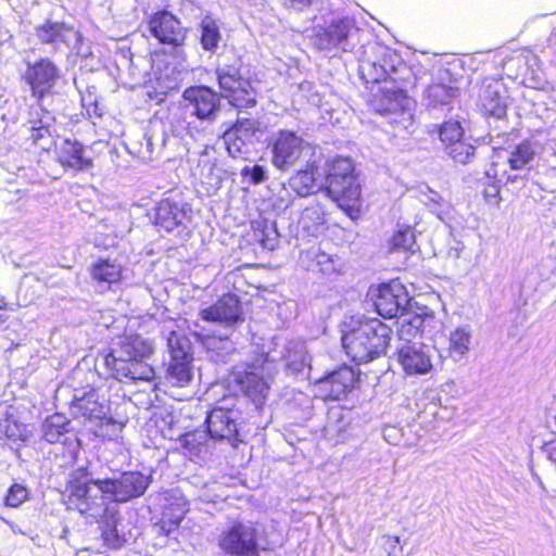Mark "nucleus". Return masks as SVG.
I'll return each instance as SVG.
<instances>
[{"instance_id":"cd10ccee","label":"nucleus","mask_w":556,"mask_h":556,"mask_svg":"<svg viewBox=\"0 0 556 556\" xmlns=\"http://www.w3.org/2000/svg\"><path fill=\"white\" fill-rule=\"evenodd\" d=\"M28 435L29 430L14 418L13 409L7 405H0V439L25 441Z\"/></svg>"},{"instance_id":"7ed1b4c3","label":"nucleus","mask_w":556,"mask_h":556,"mask_svg":"<svg viewBox=\"0 0 556 556\" xmlns=\"http://www.w3.org/2000/svg\"><path fill=\"white\" fill-rule=\"evenodd\" d=\"M391 333L379 319L351 317L343 324L342 345L352 361L368 363L386 353Z\"/></svg>"},{"instance_id":"ddd939ff","label":"nucleus","mask_w":556,"mask_h":556,"mask_svg":"<svg viewBox=\"0 0 556 556\" xmlns=\"http://www.w3.org/2000/svg\"><path fill=\"white\" fill-rule=\"evenodd\" d=\"M71 409L73 416L81 419L85 427L90 430L91 426L100 422V419H105L110 408L104 400L99 401L98 393L92 390L81 397H75Z\"/></svg>"},{"instance_id":"f257e3e1","label":"nucleus","mask_w":556,"mask_h":556,"mask_svg":"<svg viewBox=\"0 0 556 556\" xmlns=\"http://www.w3.org/2000/svg\"><path fill=\"white\" fill-rule=\"evenodd\" d=\"M148 477L125 472L115 480H94L86 473L70 482V500L81 515L99 519L106 513L108 501L127 502L142 495L148 489Z\"/></svg>"},{"instance_id":"a878e982","label":"nucleus","mask_w":556,"mask_h":556,"mask_svg":"<svg viewBox=\"0 0 556 556\" xmlns=\"http://www.w3.org/2000/svg\"><path fill=\"white\" fill-rule=\"evenodd\" d=\"M255 131V124L249 118H242L224 134V140L228 152L236 155L242 151L247 142H250Z\"/></svg>"},{"instance_id":"09e8293b","label":"nucleus","mask_w":556,"mask_h":556,"mask_svg":"<svg viewBox=\"0 0 556 556\" xmlns=\"http://www.w3.org/2000/svg\"><path fill=\"white\" fill-rule=\"evenodd\" d=\"M315 39L314 45L319 50H328L330 45H339L346 37H313Z\"/></svg>"},{"instance_id":"6e6552de","label":"nucleus","mask_w":556,"mask_h":556,"mask_svg":"<svg viewBox=\"0 0 556 556\" xmlns=\"http://www.w3.org/2000/svg\"><path fill=\"white\" fill-rule=\"evenodd\" d=\"M306 150H309L308 143L295 132L280 130L273 140L271 162L278 169L286 170L293 166Z\"/></svg>"},{"instance_id":"20e7f679","label":"nucleus","mask_w":556,"mask_h":556,"mask_svg":"<svg viewBox=\"0 0 556 556\" xmlns=\"http://www.w3.org/2000/svg\"><path fill=\"white\" fill-rule=\"evenodd\" d=\"M240 317L241 309L238 298L233 294H226L213 305L200 312V319L202 321L223 326V333L216 336L212 330H206L200 326L199 323H193V326H190V330L207 352L213 353L216 359H223L233 350L232 343L229 340V330Z\"/></svg>"},{"instance_id":"a18cd8bd","label":"nucleus","mask_w":556,"mask_h":556,"mask_svg":"<svg viewBox=\"0 0 556 556\" xmlns=\"http://www.w3.org/2000/svg\"><path fill=\"white\" fill-rule=\"evenodd\" d=\"M333 415L330 416L329 421L325 428L326 435L330 440H334L336 442H342L345 440V432L348 430L349 422L343 418H338L337 424L332 421Z\"/></svg>"},{"instance_id":"0eeeda50","label":"nucleus","mask_w":556,"mask_h":556,"mask_svg":"<svg viewBox=\"0 0 556 556\" xmlns=\"http://www.w3.org/2000/svg\"><path fill=\"white\" fill-rule=\"evenodd\" d=\"M217 79L223 97L237 108H250L255 104V90L248 79L239 75L232 66L217 70Z\"/></svg>"},{"instance_id":"9d476101","label":"nucleus","mask_w":556,"mask_h":556,"mask_svg":"<svg viewBox=\"0 0 556 556\" xmlns=\"http://www.w3.org/2000/svg\"><path fill=\"white\" fill-rule=\"evenodd\" d=\"M397 362L408 376L427 375L433 369L430 349L421 343H402L397 348Z\"/></svg>"},{"instance_id":"4be33fe9","label":"nucleus","mask_w":556,"mask_h":556,"mask_svg":"<svg viewBox=\"0 0 556 556\" xmlns=\"http://www.w3.org/2000/svg\"><path fill=\"white\" fill-rule=\"evenodd\" d=\"M144 359L119 361L116 364H108L106 367L111 369L112 375L118 380L150 381L154 377V370Z\"/></svg>"},{"instance_id":"72a5a7b5","label":"nucleus","mask_w":556,"mask_h":556,"mask_svg":"<svg viewBox=\"0 0 556 556\" xmlns=\"http://www.w3.org/2000/svg\"><path fill=\"white\" fill-rule=\"evenodd\" d=\"M397 324V336L403 343H413L424 325V318L418 314H401Z\"/></svg>"},{"instance_id":"f704fd0d","label":"nucleus","mask_w":556,"mask_h":556,"mask_svg":"<svg viewBox=\"0 0 556 556\" xmlns=\"http://www.w3.org/2000/svg\"><path fill=\"white\" fill-rule=\"evenodd\" d=\"M420 201L440 219H443L452 211L451 202L430 188H426V190L420 192Z\"/></svg>"},{"instance_id":"a211bd4d","label":"nucleus","mask_w":556,"mask_h":556,"mask_svg":"<svg viewBox=\"0 0 556 556\" xmlns=\"http://www.w3.org/2000/svg\"><path fill=\"white\" fill-rule=\"evenodd\" d=\"M168 345L172 349V361L168 367V380L175 386L182 388L187 386L193 377L191 369L192 356L189 353V346L182 345L176 351L174 349V336L168 339Z\"/></svg>"},{"instance_id":"5fc2aeb1","label":"nucleus","mask_w":556,"mask_h":556,"mask_svg":"<svg viewBox=\"0 0 556 556\" xmlns=\"http://www.w3.org/2000/svg\"><path fill=\"white\" fill-rule=\"evenodd\" d=\"M202 437V433L201 432H192V433H187L184 435L182 438V441H184V444L186 446H191V447H194L197 444H201V442L198 441L197 437Z\"/></svg>"},{"instance_id":"8fccbe9b","label":"nucleus","mask_w":556,"mask_h":556,"mask_svg":"<svg viewBox=\"0 0 556 556\" xmlns=\"http://www.w3.org/2000/svg\"><path fill=\"white\" fill-rule=\"evenodd\" d=\"M202 35H219L216 21L211 16H205L201 22Z\"/></svg>"},{"instance_id":"37998d69","label":"nucleus","mask_w":556,"mask_h":556,"mask_svg":"<svg viewBox=\"0 0 556 556\" xmlns=\"http://www.w3.org/2000/svg\"><path fill=\"white\" fill-rule=\"evenodd\" d=\"M358 31L353 20L349 17H333L324 35H353Z\"/></svg>"},{"instance_id":"49530a36","label":"nucleus","mask_w":556,"mask_h":556,"mask_svg":"<svg viewBox=\"0 0 556 556\" xmlns=\"http://www.w3.org/2000/svg\"><path fill=\"white\" fill-rule=\"evenodd\" d=\"M28 497L27 489L22 484H13L5 497V504L10 507H18Z\"/></svg>"},{"instance_id":"c756f323","label":"nucleus","mask_w":556,"mask_h":556,"mask_svg":"<svg viewBox=\"0 0 556 556\" xmlns=\"http://www.w3.org/2000/svg\"><path fill=\"white\" fill-rule=\"evenodd\" d=\"M70 421L62 414L49 416L42 424V437L51 444L66 443V433L68 432Z\"/></svg>"},{"instance_id":"f3484780","label":"nucleus","mask_w":556,"mask_h":556,"mask_svg":"<svg viewBox=\"0 0 556 556\" xmlns=\"http://www.w3.org/2000/svg\"><path fill=\"white\" fill-rule=\"evenodd\" d=\"M184 99L200 119H213L219 109V97L207 87L189 88L184 92Z\"/></svg>"},{"instance_id":"7c9ffc66","label":"nucleus","mask_w":556,"mask_h":556,"mask_svg":"<svg viewBox=\"0 0 556 556\" xmlns=\"http://www.w3.org/2000/svg\"><path fill=\"white\" fill-rule=\"evenodd\" d=\"M325 224V208L318 202L306 206L300 217V227L309 236H317Z\"/></svg>"},{"instance_id":"412c9836","label":"nucleus","mask_w":556,"mask_h":556,"mask_svg":"<svg viewBox=\"0 0 556 556\" xmlns=\"http://www.w3.org/2000/svg\"><path fill=\"white\" fill-rule=\"evenodd\" d=\"M288 185L298 195L306 197L324 188V178L318 167L312 163L292 175Z\"/></svg>"},{"instance_id":"c85d7f7f","label":"nucleus","mask_w":556,"mask_h":556,"mask_svg":"<svg viewBox=\"0 0 556 556\" xmlns=\"http://www.w3.org/2000/svg\"><path fill=\"white\" fill-rule=\"evenodd\" d=\"M305 258L313 261L315 267L327 275L341 273L343 269V262L339 256L328 254L318 248L307 250L302 255L303 263L305 262Z\"/></svg>"},{"instance_id":"bb28decb","label":"nucleus","mask_w":556,"mask_h":556,"mask_svg":"<svg viewBox=\"0 0 556 556\" xmlns=\"http://www.w3.org/2000/svg\"><path fill=\"white\" fill-rule=\"evenodd\" d=\"M447 355L454 362L464 359L472 343V329L469 325H462L450 331Z\"/></svg>"},{"instance_id":"39448f33","label":"nucleus","mask_w":556,"mask_h":556,"mask_svg":"<svg viewBox=\"0 0 556 556\" xmlns=\"http://www.w3.org/2000/svg\"><path fill=\"white\" fill-rule=\"evenodd\" d=\"M324 187L339 206L350 215L358 212L362 200L361 185L353 162L349 157H334L327 163L323 175Z\"/></svg>"},{"instance_id":"aec40b11","label":"nucleus","mask_w":556,"mask_h":556,"mask_svg":"<svg viewBox=\"0 0 556 556\" xmlns=\"http://www.w3.org/2000/svg\"><path fill=\"white\" fill-rule=\"evenodd\" d=\"M89 273L92 281L103 290L118 286L123 279L122 265L112 260H98L91 265Z\"/></svg>"},{"instance_id":"58836bf2","label":"nucleus","mask_w":556,"mask_h":556,"mask_svg":"<svg viewBox=\"0 0 556 556\" xmlns=\"http://www.w3.org/2000/svg\"><path fill=\"white\" fill-rule=\"evenodd\" d=\"M99 424L91 426L90 431L93 432L94 435L112 440L116 438L124 427V424L109 417L105 415V419H100Z\"/></svg>"},{"instance_id":"864d4df0","label":"nucleus","mask_w":556,"mask_h":556,"mask_svg":"<svg viewBox=\"0 0 556 556\" xmlns=\"http://www.w3.org/2000/svg\"><path fill=\"white\" fill-rule=\"evenodd\" d=\"M464 245L458 241H453V243L447 249V256L451 258H458L463 252Z\"/></svg>"},{"instance_id":"bf43d9fd","label":"nucleus","mask_w":556,"mask_h":556,"mask_svg":"<svg viewBox=\"0 0 556 556\" xmlns=\"http://www.w3.org/2000/svg\"><path fill=\"white\" fill-rule=\"evenodd\" d=\"M202 47L205 50H214L217 47V41L219 37H200Z\"/></svg>"},{"instance_id":"423d86ee","label":"nucleus","mask_w":556,"mask_h":556,"mask_svg":"<svg viewBox=\"0 0 556 556\" xmlns=\"http://www.w3.org/2000/svg\"><path fill=\"white\" fill-rule=\"evenodd\" d=\"M257 534L251 522L235 521L219 534L218 546L230 556H260Z\"/></svg>"},{"instance_id":"603ef678","label":"nucleus","mask_w":556,"mask_h":556,"mask_svg":"<svg viewBox=\"0 0 556 556\" xmlns=\"http://www.w3.org/2000/svg\"><path fill=\"white\" fill-rule=\"evenodd\" d=\"M176 88V81L175 79L165 78V79H157V87H156V93L160 96H165L168 90H173Z\"/></svg>"},{"instance_id":"4d7b16f0","label":"nucleus","mask_w":556,"mask_h":556,"mask_svg":"<svg viewBox=\"0 0 556 556\" xmlns=\"http://www.w3.org/2000/svg\"><path fill=\"white\" fill-rule=\"evenodd\" d=\"M285 5L293 8L295 10H303L308 7L312 0H283Z\"/></svg>"},{"instance_id":"680f3d73","label":"nucleus","mask_w":556,"mask_h":556,"mask_svg":"<svg viewBox=\"0 0 556 556\" xmlns=\"http://www.w3.org/2000/svg\"><path fill=\"white\" fill-rule=\"evenodd\" d=\"M162 43H170L173 46H179L182 43L185 37H157Z\"/></svg>"},{"instance_id":"de8ad7c7","label":"nucleus","mask_w":556,"mask_h":556,"mask_svg":"<svg viewBox=\"0 0 556 556\" xmlns=\"http://www.w3.org/2000/svg\"><path fill=\"white\" fill-rule=\"evenodd\" d=\"M400 543V536L397 535L384 536V544L388 548V556H397V553L402 552V546Z\"/></svg>"},{"instance_id":"f8f14e48","label":"nucleus","mask_w":556,"mask_h":556,"mask_svg":"<svg viewBox=\"0 0 556 556\" xmlns=\"http://www.w3.org/2000/svg\"><path fill=\"white\" fill-rule=\"evenodd\" d=\"M357 381V372L351 367H341L317 382L320 395L326 400H341L354 387Z\"/></svg>"},{"instance_id":"f03ea898","label":"nucleus","mask_w":556,"mask_h":556,"mask_svg":"<svg viewBox=\"0 0 556 556\" xmlns=\"http://www.w3.org/2000/svg\"><path fill=\"white\" fill-rule=\"evenodd\" d=\"M400 55L391 48L378 40H371L364 46L359 74L366 84H380L386 81L389 72L396 70L400 64ZM408 99L400 89H392L387 86H378L372 99L371 108L381 114L393 113L407 106Z\"/></svg>"},{"instance_id":"c9c22d12","label":"nucleus","mask_w":556,"mask_h":556,"mask_svg":"<svg viewBox=\"0 0 556 556\" xmlns=\"http://www.w3.org/2000/svg\"><path fill=\"white\" fill-rule=\"evenodd\" d=\"M254 239L267 250H274L278 242V232L273 223L267 220L253 223Z\"/></svg>"},{"instance_id":"13d9d810","label":"nucleus","mask_w":556,"mask_h":556,"mask_svg":"<svg viewBox=\"0 0 556 556\" xmlns=\"http://www.w3.org/2000/svg\"><path fill=\"white\" fill-rule=\"evenodd\" d=\"M264 169L262 166L255 165L251 170V178L254 184H258L264 180Z\"/></svg>"},{"instance_id":"0e129e2a","label":"nucleus","mask_w":556,"mask_h":556,"mask_svg":"<svg viewBox=\"0 0 556 556\" xmlns=\"http://www.w3.org/2000/svg\"><path fill=\"white\" fill-rule=\"evenodd\" d=\"M552 204H553L554 211L556 213V193L553 195Z\"/></svg>"},{"instance_id":"2f4dec72","label":"nucleus","mask_w":556,"mask_h":556,"mask_svg":"<svg viewBox=\"0 0 556 556\" xmlns=\"http://www.w3.org/2000/svg\"><path fill=\"white\" fill-rule=\"evenodd\" d=\"M481 109L485 115L501 118L505 115L506 104L501 96L498 85H489L480 96Z\"/></svg>"},{"instance_id":"dca6fc26","label":"nucleus","mask_w":556,"mask_h":556,"mask_svg":"<svg viewBox=\"0 0 556 556\" xmlns=\"http://www.w3.org/2000/svg\"><path fill=\"white\" fill-rule=\"evenodd\" d=\"M152 351V344L148 340L140 336H127L121 340L117 348L105 356L104 363L108 365L116 364L119 361L148 358Z\"/></svg>"},{"instance_id":"473e14b6","label":"nucleus","mask_w":556,"mask_h":556,"mask_svg":"<svg viewBox=\"0 0 556 556\" xmlns=\"http://www.w3.org/2000/svg\"><path fill=\"white\" fill-rule=\"evenodd\" d=\"M152 35H177L181 30L180 21L168 11L156 12L149 21Z\"/></svg>"},{"instance_id":"4468645a","label":"nucleus","mask_w":556,"mask_h":556,"mask_svg":"<svg viewBox=\"0 0 556 556\" xmlns=\"http://www.w3.org/2000/svg\"><path fill=\"white\" fill-rule=\"evenodd\" d=\"M58 78V70L49 60H40L29 65L25 79L30 86L33 96L39 100L50 92Z\"/></svg>"},{"instance_id":"2eb2a0df","label":"nucleus","mask_w":556,"mask_h":556,"mask_svg":"<svg viewBox=\"0 0 556 556\" xmlns=\"http://www.w3.org/2000/svg\"><path fill=\"white\" fill-rule=\"evenodd\" d=\"M237 413L223 407L214 408L206 417L207 432L212 439L227 440L235 445L237 429Z\"/></svg>"},{"instance_id":"a19ab883","label":"nucleus","mask_w":556,"mask_h":556,"mask_svg":"<svg viewBox=\"0 0 556 556\" xmlns=\"http://www.w3.org/2000/svg\"><path fill=\"white\" fill-rule=\"evenodd\" d=\"M54 122V118L46 112L45 115L38 121L34 123L31 128V139L35 144L41 146V148H46L41 141L49 139L51 137V126Z\"/></svg>"},{"instance_id":"1a4fd4ad","label":"nucleus","mask_w":556,"mask_h":556,"mask_svg":"<svg viewBox=\"0 0 556 556\" xmlns=\"http://www.w3.org/2000/svg\"><path fill=\"white\" fill-rule=\"evenodd\" d=\"M408 303V292L399 280H392L378 288L375 306L378 314L382 317H396L400 313L404 312Z\"/></svg>"},{"instance_id":"393cba45","label":"nucleus","mask_w":556,"mask_h":556,"mask_svg":"<svg viewBox=\"0 0 556 556\" xmlns=\"http://www.w3.org/2000/svg\"><path fill=\"white\" fill-rule=\"evenodd\" d=\"M56 157L62 166L74 170L86 169L90 166V161L84 156L83 147L68 139L62 140L56 146Z\"/></svg>"},{"instance_id":"79ce46f5","label":"nucleus","mask_w":556,"mask_h":556,"mask_svg":"<svg viewBox=\"0 0 556 556\" xmlns=\"http://www.w3.org/2000/svg\"><path fill=\"white\" fill-rule=\"evenodd\" d=\"M463 134V128L459 122L456 121L445 122L440 128V138L446 146V150L450 149L458 139H462Z\"/></svg>"},{"instance_id":"3c124183","label":"nucleus","mask_w":556,"mask_h":556,"mask_svg":"<svg viewBox=\"0 0 556 556\" xmlns=\"http://www.w3.org/2000/svg\"><path fill=\"white\" fill-rule=\"evenodd\" d=\"M400 434L401 430L395 426H388L383 429V437L390 444H399Z\"/></svg>"},{"instance_id":"c03bdc74","label":"nucleus","mask_w":556,"mask_h":556,"mask_svg":"<svg viewBox=\"0 0 556 556\" xmlns=\"http://www.w3.org/2000/svg\"><path fill=\"white\" fill-rule=\"evenodd\" d=\"M447 152L454 161L466 164L470 161V157L473 156L475 147L462 139H458L450 149H447Z\"/></svg>"},{"instance_id":"4c0bfd02","label":"nucleus","mask_w":556,"mask_h":556,"mask_svg":"<svg viewBox=\"0 0 556 556\" xmlns=\"http://www.w3.org/2000/svg\"><path fill=\"white\" fill-rule=\"evenodd\" d=\"M415 235L412 228H399L389 242L390 252H413Z\"/></svg>"},{"instance_id":"b1692460","label":"nucleus","mask_w":556,"mask_h":556,"mask_svg":"<svg viewBox=\"0 0 556 556\" xmlns=\"http://www.w3.org/2000/svg\"><path fill=\"white\" fill-rule=\"evenodd\" d=\"M235 381L258 407L265 400L269 386L267 381L254 371H237L235 374Z\"/></svg>"},{"instance_id":"e433bc0d","label":"nucleus","mask_w":556,"mask_h":556,"mask_svg":"<svg viewBox=\"0 0 556 556\" xmlns=\"http://www.w3.org/2000/svg\"><path fill=\"white\" fill-rule=\"evenodd\" d=\"M457 88L442 84L431 85L426 90V99L428 101V105L433 108L451 103V101L457 97Z\"/></svg>"},{"instance_id":"6ab92c4d","label":"nucleus","mask_w":556,"mask_h":556,"mask_svg":"<svg viewBox=\"0 0 556 556\" xmlns=\"http://www.w3.org/2000/svg\"><path fill=\"white\" fill-rule=\"evenodd\" d=\"M191 170L202 185L207 186V191L218 189L222 169L217 166L216 151L213 148H205L199 153L197 164Z\"/></svg>"},{"instance_id":"e2e57ef3","label":"nucleus","mask_w":556,"mask_h":556,"mask_svg":"<svg viewBox=\"0 0 556 556\" xmlns=\"http://www.w3.org/2000/svg\"><path fill=\"white\" fill-rule=\"evenodd\" d=\"M184 506H186V504H184ZM186 511H187V508H185V507H182V508L180 509V515L176 518V521H177V522H179V521H180V519H181L182 515H185V514H186Z\"/></svg>"},{"instance_id":"6e6d98bb","label":"nucleus","mask_w":556,"mask_h":556,"mask_svg":"<svg viewBox=\"0 0 556 556\" xmlns=\"http://www.w3.org/2000/svg\"><path fill=\"white\" fill-rule=\"evenodd\" d=\"M500 190L496 186H491L485 190V198L491 204H498Z\"/></svg>"},{"instance_id":"052dcab7","label":"nucleus","mask_w":556,"mask_h":556,"mask_svg":"<svg viewBox=\"0 0 556 556\" xmlns=\"http://www.w3.org/2000/svg\"><path fill=\"white\" fill-rule=\"evenodd\" d=\"M45 31L50 33V35H61V33L64 30L63 24H47L43 27Z\"/></svg>"},{"instance_id":"9b49d317","label":"nucleus","mask_w":556,"mask_h":556,"mask_svg":"<svg viewBox=\"0 0 556 556\" xmlns=\"http://www.w3.org/2000/svg\"><path fill=\"white\" fill-rule=\"evenodd\" d=\"M190 213L191 208L188 204L172 199H163L155 207L154 224L166 232H172L185 226L190 218Z\"/></svg>"},{"instance_id":"5701e85b","label":"nucleus","mask_w":556,"mask_h":556,"mask_svg":"<svg viewBox=\"0 0 556 556\" xmlns=\"http://www.w3.org/2000/svg\"><path fill=\"white\" fill-rule=\"evenodd\" d=\"M279 339L275 342V345L281 346L279 357L285 359L288 368L293 371L300 372L305 367L311 366V357L307 354L306 345L301 340L282 341L279 343Z\"/></svg>"},{"instance_id":"69168bd1","label":"nucleus","mask_w":556,"mask_h":556,"mask_svg":"<svg viewBox=\"0 0 556 556\" xmlns=\"http://www.w3.org/2000/svg\"><path fill=\"white\" fill-rule=\"evenodd\" d=\"M4 323V320L2 319V315L0 314V326Z\"/></svg>"},{"instance_id":"ea45409f","label":"nucleus","mask_w":556,"mask_h":556,"mask_svg":"<svg viewBox=\"0 0 556 556\" xmlns=\"http://www.w3.org/2000/svg\"><path fill=\"white\" fill-rule=\"evenodd\" d=\"M535 156V150L530 142H522L511 153L508 162L513 169H521Z\"/></svg>"}]
</instances>
